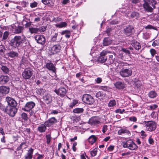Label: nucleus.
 <instances>
[{
    "label": "nucleus",
    "instance_id": "obj_60",
    "mask_svg": "<svg viewBox=\"0 0 159 159\" xmlns=\"http://www.w3.org/2000/svg\"><path fill=\"white\" fill-rule=\"evenodd\" d=\"M125 111V110L124 109H123L121 110L120 109H118L116 110L115 112L116 113H120V114L123 113Z\"/></svg>",
    "mask_w": 159,
    "mask_h": 159
},
{
    "label": "nucleus",
    "instance_id": "obj_47",
    "mask_svg": "<svg viewBox=\"0 0 159 159\" xmlns=\"http://www.w3.org/2000/svg\"><path fill=\"white\" fill-rule=\"evenodd\" d=\"M97 153V149L95 148L91 152L90 154L92 157H94L96 155Z\"/></svg>",
    "mask_w": 159,
    "mask_h": 159
},
{
    "label": "nucleus",
    "instance_id": "obj_11",
    "mask_svg": "<svg viewBox=\"0 0 159 159\" xmlns=\"http://www.w3.org/2000/svg\"><path fill=\"white\" fill-rule=\"evenodd\" d=\"M17 109L16 107H13L10 106L6 107V113L10 116L13 117L17 113Z\"/></svg>",
    "mask_w": 159,
    "mask_h": 159
},
{
    "label": "nucleus",
    "instance_id": "obj_7",
    "mask_svg": "<svg viewBox=\"0 0 159 159\" xmlns=\"http://www.w3.org/2000/svg\"><path fill=\"white\" fill-rule=\"evenodd\" d=\"M35 106V103L33 101H30L27 102L24 107L21 109L22 110L27 111H30Z\"/></svg>",
    "mask_w": 159,
    "mask_h": 159
},
{
    "label": "nucleus",
    "instance_id": "obj_1",
    "mask_svg": "<svg viewBox=\"0 0 159 159\" xmlns=\"http://www.w3.org/2000/svg\"><path fill=\"white\" fill-rule=\"evenodd\" d=\"M144 3L143 7L144 10L148 12H152L153 9L156 8L155 5L157 4L155 0H143Z\"/></svg>",
    "mask_w": 159,
    "mask_h": 159
},
{
    "label": "nucleus",
    "instance_id": "obj_44",
    "mask_svg": "<svg viewBox=\"0 0 159 159\" xmlns=\"http://www.w3.org/2000/svg\"><path fill=\"white\" fill-rule=\"evenodd\" d=\"M21 117L25 121H27L28 119L27 114L25 112H23L21 114Z\"/></svg>",
    "mask_w": 159,
    "mask_h": 159
},
{
    "label": "nucleus",
    "instance_id": "obj_39",
    "mask_svg": "<svg viewBox=\"0 0 159 159\" xmlns=\"http://www.w3.org/2000/svg\"><path fill=\"white\" fill-rule=\"evenodd\" d=\"M29 31L31 34H36L38 33V28H30Z\"/></svg>",
    "mask_w": 159,
    "mask_h": 159
},
{
    "label": "nucleus",
    "instance_id": "obj_63",
    "mask_svg": "<svg viewBox=\"0 0 159 159\" xmlns=\"http://www.w3.org/2000/svg\"><path fill=\"white\" fill-rule=\"evenodd\" d=\"M100 89L105 91H107L108 90V87L107 86H101L100 87Z\"/></svg>",
    "mask_w": 159,
    "mask_h": 159
},
{
    "label": "nucleus",
    "instance_id": "obj_32",
    "mask_svg": "<svg viewBox=\"0 0 159 159\" xmlns=\"http://www.w3.org/2000/svg\"><path fill=\"white\" fill-rule=\"evenodd\" d=\"M116 53L113 52L112 54L110 55L109 56L108 60L109 61L110 64H112L114 62L115 58Z\"/></svg>",
    "mask_w": 159,
    "mask_h": 159
},
{
    "label": "nucleus",
    "instance_id": "obj_30",
    "mask_svg": "<svg viewBox=\"0 0 159 159\" xmlns=\"http://www.w3.org/2000/svg\"><path fill=\"white\" fill-rule=\"evenodd\" d=\"M97 138L94 135H91L88 139L89 142L91 144H93L97 140Z\"/></svg>",
    "mask_w": 159,
    "mask_h": 159
},
{
    "label": "nucleus",
    "instance_id": "obj_43",
    "mask_svg": "<svg viewBox=\"0 0 159 159\" xmlns=\"http://www.w3.org/2000/svg\"><path fill=\"white\" fill-rule=\"evenodd\" d=\"M46 143L48 144H49L51 141L52 138L51 137V134L50 133L49 134H47L46 135Z\"/></svg>",
    "mask_w": 159,
    "mask_h": 159
},
{
    "label": "nucleus",
    "instance_id": "obj_53",
    "mask_svg": "<svg viewBox=\"0 0 159 159\" xmlns=\"http://www.w3.org/2000/svg\"><path fill=\"white\" fill-rule=\"evenodd\" d=\"M9 35L8 32L7 31H5L3 33V35L2 37V39L6 40L7 39Z\"/></svg>",
    "mask_w": 159,
    "mask_h": 159
},
{
    "label": "nucleus",
    "instance_id": "obj_58",
    "mask_svg": "<svg viewBox=\"0 0 159 159\" xmlns=\"http://www.w3.org/2000/svg\"><path fill=\"white\" fill-rule=\"evenodd\" d=\"M70 1L69 0H62L61 2V3L62 5H65L68 3H69Z\"/></svg>",
    "mask_w": 159,
    "mask_h": 159
},
{
    "label": "nucleus",
    "instance_id": "obj_24",
    "mask_svg": "<svg viewBox=\"0 0 159 159\" xmlns=\"http://www.w3.org/2000/svg\"><path fill=\"white\" fill-rule=\"evenodd\" d=\"M131 45L134 48L137 50H139L141 48V46L140 43L135 40H133L131 43Z\"/></svg>",
    "mask_w": 159,
    "mask_h": 159
},
{
    "label": "nucleus",
    "instance_id": "obj_9",
    "mask_svg": "<svg viewBox=\"0 0 159 159\" xmlns=\"http://www.w3.org/2000/svg\"><path fill=\"white\" fill-rule=\"evenodd\" d=\"M110 53V52L108 51L103 50L100 53V56L98 57V61L101 63L105 62L107 59V57L106 56V55Z\"/></svg>",
    "mask_w": 159,
    "mask_h": 159
},
{
    "label": "nucleus",
    "instance_id": "obj_35",
    "mask_svg": "<svg viewBox=\"0 0 159 159\" xmlns=\"http://www.w3.org/2000/svg\"><path fill=\"white\" fill-rule=\"evenodd\" d=\"M1 69L2 72L5 74H8L10 71L9 68L6 66L2 65Z\"/></svg>",
    "mask_w": 159,
    "mask_h": 159
},
{
    "label": "nucleus",
    "instance_id": "obj_2",
    "mask_svg": "<svg viewBox=\"0 0 159 159\" xmlns=\"http://www.w3.org/2000/svg\"><path fill=\"white\" fill-rule=\"evenodd\" d=\"M123 147L131 150H136L138 148L137 145L131 139L128 140L123 143Z\"/></svg>",
    "mask_w": 159,
    "mask_h": 159
},
{
    "label": "nucleus",
    "instance_id": "obj_54",
    "mask_svg": "<svg viewBox=\"0 0 159 159\" xmlns=\"http://www.w3.org/2000/svg\"><path fill=\"white\" fill-rule=\"evenodd\" d=\"M129 120L130 121L136 122L137 120V118L135 116H132L129 117Z\"/></svg>",
    "mask_w": 159,
    "mask_h": 159
},
{
    "label": "nucleus",
    "instance_id": "obj_41",
    "mask_svg": "<svg viewBox=\"0 0 159 159\" xmlns=\"http://www.w3.org/2000/svg\"><path fill=\"white\" fill-rule=\"evenodd\" d=\"M5 50V46L2 44V43L0 42V54L4 53Z\"/></svg>",
    "mask_w": 159,
    "mask_h": 159
},
{
    "label": "nucleus",
    "instance_id": "obj_42",
    "mask_svg": "<svg viewBox=\"0 0 159 159\" xmlns=\"http://www.w3.org/2000/svg\"><path fill=\"white\" fill-rule=\"evenodd\" d=\"M62 20V19L60 17H54L52 18V22L57 23L61 21Z\"/></svg>",
    "mask_w": 159,
    "mask_h": 159
},
{
    "label": "nucleus",
    "instance_id": "obj_33",
    "mask_svg": "<svg viewBox=\"0 0 159 159\" xmlns=\"http://www.w3.org/2000/svg\"><path fill=\"white\" fill-rule=\"evenodd\" d=\"M8 56L9 57L11 58H14L18 56V53L13 51H11L8 53Z\"/></svg>",
    "mask_w": 159,
    "mask_h": 159
},
{
    "label": "nucleus",
    "instance_id": "obj_59",
    "mask_svg": "<svg viewBox=\"0 0 159 159\" xmlns=\"http://www.w3.org/2000/svg\"><path fill=\"white\" fill-rule=\"evenodd\" d=\"M149 143L151 145H153L154 143V140L152 138L151 136H150L148 139Z\"/></svg>",
    "mask_w": 159,
    "mask_h": 159
},
{
    "label": "nucleus",
    "instance_id": "obj_64",
    "mask_svg": "<svg viewBox=\"0 0 159 159\" xmlns=\"http://www.w3.org/2000/svg\"><path fill=\"white\" fill-rule=\"evenodd\" d=\"M107 129V125H104L102 128V131L104 133H105Z\"/></svg>",
    "mask_w": 159,
    "mask_h": 159
},
{
    "label": "nucleus",
    "instance_id": "obj_25",
    "mask_svg": "<svg viewBox=\"0 0 159 159\" xmlns=\"http://www.w3.org/2000/svg\"><path fill=\"white\" fill-rule=\"evenodd\" d=\"M34 152V149L30 148L28 151L27 155L25 156V159H32L33 157V154Z\"/></svg>",
    "mask_w": 159,
    "mask_h": 159
},
{
    "label": "nucleus",
    "instance_id": "obj_50",
    "mask_svg": "<svg viewBox=\"0 0 159 159\" xmlns=\"http://www.w3.org/2000/svg\"><path fill=\"white\" fill-rule=\"evenodd\" d=\"M27 59L26 57L23 56L22 57L21 60L20 62V64H24L25 63H26L27 61Z\"/></svg>",
    "mask_w": 159,
    "mask_h": 159
},
{
    "label": "nucleus",
    "instance_id": "obj_38",
    "mask_svg": "<svg viewBox=\"0 0 159 159\" xmlns=\"http://www.w3.org/2000/svg\"><path fill=\"white\" fill-rule=\"evenodd\" d=\"M78 103V101L77 100L74 99L73 100L72 102L70 103L69 105V107L72 108L75 107Z\"/></svg>",
    "mask_w": 159,
    "mask_h": 159
},
{
    "label": "nucleus",
    "instance_id": "obj_46",
    "mask_svg": "<svg viewBox=\"0 0 159 159\" xmlns=\"http://www.w3.org/2000/svg\"><path fill=\"white\" fill-rule=\"evenodd\" d=\"M116 104L115 100H113L109 101L108 103V107H111L115 106Z\"/></svg>",
    "mask_w": 159,
    "mask_h": 159
},
{
    "label": "nucleus",
    "instance_id": "obj_49",
    "mask_svg": "<svg viewBox=\"0 0 159 159\" xmlns=\"http://www.w3.org/2000/svg\"><path fill=\"white\" fill-rule=\"evenodd\" d=\"M145 28L146 29H152L156 30H157V29L156 27L150 25H148L146 26Z\"/></svg>",
    "mask_w": 159,
    "mask_h": 159
},
{
    "label": "nucleus",
    "instance_id": "obj_20",
    "mask_svg": "<svg viewBox=\"0 0 159 159\" xmlns=\"http://www.w3.org/2000/svg\"><path fill=\"white\" fill-rule=\"evenodd\" d=\"M10 44L14 48H16L19 47L15 36L10 41Z\"/></svg>",
    "mask_w": 159,
    "mask_h": 159
},
{
    "label": "nucleus",
    "instance_id": "obj_28",
    "mask_svg": "<svg viewBox=\"0 0 159 159\" xmlns=\"http://www.w3.org/2000/svg\"><path fill=\"white\" fill-rule=\"evenodd\" d=\"M112 43V40L109 38H105L104 39L103 44L104 46H107L110 45Z\"/></svg>",
    "mask_w": 159,
    "mask_h": 159
},
{
    "label": "nucleus",
    "instance_id": "obj_36",
    "mask_svg": "<svg viewBox=\"0 0 159 159\" xmlns=\"http://www.w3.org/2000/svg\"><path fill=\"white\" fill-rule=\"evenodd\" d=\"M67 25V24L66 22H61L59 24H56L55 25L57 27L62 28L66 27Z\"/></svg>",
    "mask_w": 159,
    "mask_h": 159
},
{
    "label": "nucleus",
    "instance_id": "obj_52",
    "mask_svg": "<svg viewBox=\"0 0 159 159\" xmlns=\"http://www.w3.org/2000/svg\"><path fill=\"white\" fill-rule=\"evenodd\" d=\"M121 50L125 53L126 55H129L130 54V51L127 49L122 48Z\"/></svg>",
    "mask_w": 159,
    "mask_h": 159
},
{
    "label": "nucleus",
    "instance_id": "obj_17",
    "mask_svg": "<svg viewBox=\"0 0 159 159\" xmlns=\"http://www.w3.org/2000/svg\"><path fill=\"white\" fill-rule=\"evenodd\" d=\"M44 102L47 105L50 104L52 101V97L49 94H45L43 97Z\"/></svg>",
    "mask_w": 159,
    "mask_h": 159
},
{
    "label": "nucleus",
    "instance_id": "obj_27",
    "mask_svg": "<svg viewBox=\"0 0 159 159\" xmlns=\"http://www.w3.org/2000/svg\"><path fill=\"white\" fill-rule=\"evenodd\" d=\"M9 88L6 86H1L0 87V93L2 94L8 93L9 91Z\"/></svg>",
    "mask_w": 159,
    "mask_h": 159
},
{
    "label": "nucleus",
    "instance_id": "obj_57",
    "mask_svg": "<svg viewBox=\"0 0 159 159\" xmlns=\"http://www.w3.org/2000/svg\"><path fill=\"white\" fill-rule=\"evenodd\" d=\"M58 34L57 33H55L54 35L52 36L51 38V40L52 41L55 42L56 41Z\"/></svg>",
    "mask_w": 159,
    "mask_h": 159
},
{
    "label": "nucleus",
    "instance_id": "obj_29",
    "mask_svg": "<svg viewBox=\"0 0 159 159\" xmlns=\"http://www.w3.org/2000/svg\"><path fill=\"white\" fill-rule=\"evenodd\" d=\"M118 134L119 135H122L123 134H125L128 135L131 134L130 132L128 130L125 129H120L118 132Z\"/></svg>",
    "mask_w": 159,
    "mask_h": 159
},
{
    "label": "nucleus",
    "instance_id": "obj_40",
    "mask_svg": "<svg viewBox=\"0 0 159 159\" xmlns=\"http://www.w3.org/2000/svg\"><path fill=\"white\" fill-rule=\"evenodd\" d=\"M149 97L151 98H153L156 97L157 93L155 91H151L148 94Z\"/></svg>",
    "mask_w": 159,
    "mask_h": 159
},
{
    "label": "nucleus",
    "instance_id": "obj_12",
    "mask_svg": "<svg viewBox=\"0 0 159 159\" xmlns=\"http://www.w3.org/2000/svg\"><path fill=\"white\" fill-rule=\"evenodd\" d=\"M132 74L131 70L129 69L123 68L120 72V75L123 77H129Z\"/></svg>",
    "mask_w": 159,
    "mask_h": 159
},
{
    "label": "nucleus",
    "instance_id": "obj_26",
    "mask_svg": "<svg viewBox=\"0 0 159 159\" xmlns=\"http://www.w3.org/2000/svg\"><path fill=\"white\" fill-rule=\"evenodd\" d=\"M9 80V78L7 76L2 75L0 77V82L3 84L7 83Z\"/></svg>",
    "mask_w": 159,
    "mask_h": 159
},
{
    "label": "nucleus",
    "instance_id": "obj_23",
    "mask_svg": "<svg viewBox=\"0 0 159 159\" xmlns=\"http://www.w3.org/2000/svg\"><path fill=\"white\" fill-rule=\"evenodd\" d=\"M106 93L102 91H98L96 94L95 96L100 100H103L105 97Z\"/></svg>",
    "mask_w": 159,
    "mask_h": 159
},
{
    "label": "nucleus",
    "instance_id": "obj_21",
    "mask_svg": "<svg viewBox=\"0 0 159 159\" xmlns=\"http://www.w3.org/2000/svg\"><path fill=\"white\" fill-rule=\"evenodd\" d=\"M116 88L120 89H123L125 87V84L124 82L120 81L116 82L114 84Z\"/></svg>",
    "mask_w": 159,
    "mask_h": 159
},
{
    "label": "nucleus",
    "instance_id": "obj_34",
    "mask_svg": "<svg viewBox=\"0 0 159 159\" xmlns=\"http://www.w3.org/2000/svg\"><path fill=\"white\" fill-rule=\"evenodd\" d=\"M84 109L82 108H76L74 109L73 110V112L74 113L80 114L83 112Z\"/></svg>",
    "mask_w": 159,
    "mask_h": 159
},
{
    "label": "nucleus",
    "instance_id": "obj_6",
    "mask_svg": "<svg viewBox=\"0 0 159 159\" xmlns=\"http://www.w3.org/2000/svg\"><path fill=\"white\" fill-rule=\"evenodd\" d=\"M61 46L59 44L53 45L49 49V53L50 55L57 54L60 52L61 49Z\"/></svg>",
    "mask_w": 159,
    "mask_h": 159
},
{
    "label": "nucleus",
    "instance_id": "obj_4",
    "mask_svg": "<svg viewBox=\"0 0 159 159\" xmlns=\"http://www.w3.org/2000/svg\"><path fill=\"white\" fill-rule=\"evenodd\" d=\"M33 74V70L30 68H25L22 73V76L23 78L25 80L29 79Z\"/></svg>",
    "mask_w": 159,
    "mask_h": 159
},
{
    "label": "nucleus",
    "instance_id": "obj_61",
    "mask_svg": "<svg viewBox=\"0 0 159 159\" xmlns=\"http://www.w3.org/2000/svg\"><path fill=\"white\" fill-rule=\"evenodd\" d=\"M0 109L3 111L4 112H6V107H5L1 103H0Z\"/></svg>",
    "mask_w": 159,
    "mask_h": 159
},
{
    "label": "nucleus",
    "instance_id": "obj_13",
    "mask_svg": "<svg viewBox=\"0 0 159 159\" xmlns=\"http://www.w3.org/2000/svg\"><path fill=\"white\" fill-rule=\"evenodd\" d=\"M34 39L39 44L42 45L45 44L46 42V39L43 35H36L34 36Z\"/></svg>",
    "mask_w": 159,
    "mask_h": 159
},
{
    "label": "nucleus",
    "instance_id": "obj_10",
    "mask_svg": "<svg viewBox=\"0 0 159 159\" xmlns=\"http://www.w3.org/2000/svg\"><path fill=\"white\" fill-rule=\"evenodd\" d=\"M67 90L64 87H61L58 89H55L54 91L58 96L61 98L65 96Z\"/></svg>",
    "mask_w": 159,
    "mask_h": 159
},
{
    "label": "nucleus",
    "instance_id": "obj_22",
    "mask_svg": "<svg viewBox=\"0 0 159 159\" xmlns=\"http://www.w3.org/2000/svg\"><path fill=\"white\" fill-rule=\"evenodd\" d=\"M47 127V126L45 124L44 122V124H41L38 126L37 130L40 133H43L46 131Z\"/></svg>",
    "mask_w": 159,
    "mask_h": 159
},
{
    "label": "nucleus",
    "instance_id": "obj_3",
    "mask_svg": "<svg viewBox=\"0 0 159 159\" xmlns=\"http://www.w3.org/2000/svg\"><path fill=\"white\" fill-rule=\"evenodd\" d=\"M134 27L131 25H128L124 27L123 29V32L126 36H130L133 35Z\"/></svg>",
    "mask_w": 159,
    "mask_h": 159
},
{
    "label": "nucleus",
    "instance_id": "obj_16",
    "mask_svg": "<svg viewBox=\"0 0 159 159\" xmlns=\"http://www.w3.org/2000/svg\"><path fill=\"white\" fill-rule=\"evenodd\" d=\"M16 39L18 43L19 47L21 46L23 43L26 41V38L24 35H16L15 36Z\"/></svg>",
    "mask_w": 159,
    "mask_h": 159
},
{
    "label": "nucleus",
    "instance_id": "obj_8",
    "mask_svg": "<svg viewBox=\"0 0 159 159\" xmlns=\"http://www.w3.org/2000/svg\"><path fill=\"white\" fill-rule=\"evenodd\" d=\"M146 126L147 130L150 132H152L156 129L157 127V124L153 121H148L146 124Z\"/></svg>",
    "mask_w": 159,
    "mask_h": 159
},
{
    "label": "nucleus",
    "instance_id": "obj_19",
    "mask_svg": "<svg viewBox=\"0 0 159 159\" xmlns=\"http://www.w3.org/2000/svg\"><path fill=\"white\" fill-rule=\"evenodd\" d=\"M100 123L99 118L97 116H94L90 118L89 123L92 125H95Z\"/></svg>",
    "mask_w": 159,
    "mask_h": 159
},
{
    "label": "nucleus",
    "instance_id": "obj_18",
    "mask_svg": "<svg viewBox=\"0 0 159 159\" xmlns=\"http://www.w3.org/2000/svg\"><path fill=\"white\" fill-rule=\"evenodd\" d=\"M45 67L47 69L55 73L56 71V67L52 62H49L46 63Z\"/></svg>",
    "mask_w": 159,
    "mask_h": 159
},
{
    "label": "nucleus",
    "instance_id": "obj_45",
    "mask_svg": "<svg viewBox=\"0 0 159 159\" xmlns=\"http://www.w3.org/2000/svg\"><path fill=\"white\" fill-rule=\"evenodd\" d=\"M149 52L152 57H154L156 54H157V51L154 48H151L150 49Z\"/></svg>",
    "mask_w": 159,
    "mask_h": 159
},
{
    "label": "nucleus",
    "instance_id": "obj_62",
    "mask_svg": "<svg viewBox=\"0 0 159 159\" xmlns=\"http://www.w3.org/2000/svg\"><path fill=\"white\" fill-rule=\"evenodd\" d=\"M71 33V32L69 30H63L61 32V34L62 35H63L64 34H67V33Z\"/></svg>",
    "mask_w": 159,
    "mask_h": 159
},
{
    "label": "nucleus",
    "instance_id": "obj_15",
    "mask_svg": "<svg viewBox=\"0 0 159 159\" xmlns=\"http://www.w3.org/2000/svg\"><path fill=\"white\" fill-rule=\"evenodd\" d=\"M6 100L8 104V105L7 106H10L13 107H16L17 104L16 101L13 99L8 97H6Z\"/></svg>",
    "mask_w": 159,
    "mask_h": 159
},
{
    "label": "nucleus",
    "instance_id": "obj_37",
    "mask_svg": "<svg viewBox=\"0 0 159 159\" xmlns=\"http://www.w3.org/2000/svg\"><path fill=\"white\" fill-rule=\"evenodd\" d=\"M130 17L132 18H135L138 19L139 17V13L133 12L130 15Z\"/></svg>",
    "mask_w": 159,
    "mask_h": 159
},
{
    "label": "nucleus",
    "instance_id": "obj_31",
    "mask_svg": "<svg viewBox=\"0 0 159 159\" xmlns=\"http://www.w3.org/2000/svg\"><path fill=\"white\" fill-rule=\"evenodd\" d=\"M14 29L15 33L18 34L21 33L24 29V27L22 26H18L16 27L15 26V28Z\"/></svg>",
    "mask_w": 159,
    "mask_h": 159
},
{
    "label": "nucleus",
    "instance_id": "obj_14",
    "mask_svg": "<svg viewBox=\"0 0 159 159\" xmlns=\"http://www.w3.org/2000/svg\"><path fill=\"white\" fill-rule=\"evenodd\" d=\"M57 122V120L55 117H52L45 121V124L48 127H49L53 126Z\"/></svg>",
    "mask_w": 159,
    "mask_h": 159
},
{
    "label": "nucleus",
    "instance_id": "obj_5",
    "mask_svg": "<svg viewBox=\"0 0 159 159\" xmlns=\"http://www.w3.org/2000/svg\"><path fill=\"white\" fill-rule=\"evenodd\" d=\"M83 102L88 105H92L94 102L93 98L90 95L85 94L82 98Z\"/></svg>",
    "mask_w": 159,
    "mask_h": 159
},
{
    "label": "nucleus",
    "instance_id": "obj_51",
    "mask_svg": "<svg viewBox=\"0 0 159 159\" xmlns=\"http://www.w3.org/2000/svg\"><path fill=\"white\" fill-rule=\"evenodd\" d=\"M38 33H42L44 32L46 30V27L44 26H42L38 28Z\"/></svg>",
    "mask_w": 159,
    "mask_h": 159
},
{
    "label": "nucleus",
    "instance_id": "obj_48",
    "mask_svg": "<svg viewBox=\"0 0 159 159\" xmlns=\"http://www.w3.org/2000/svg\"><path fill=\"white\" fill-rule=\"evenodd\" d=\"M159 45V39L155 40L152 43V46L153 47H155Z\"/></svg>",
    "mask_w": 159,
    "mask_h": 159
},
{
    "label": "nucleus",
    "instance_id": "obj_55",
    "mask_svg": "<svg viewBox=\"0 0 159 159\" xmlns=\"http://www.w3.org/2000/svg\"><path fill=\"white\" fill-rule=\"evenodd\" d=\"M38 3L36 2H34L33 3H31L30 4V7L32 8H33L36 7L37 6Z\"/></svg>",
    "mask_w": 159,
    "mask_h": 159
},
{
    "label": "nucleus",
    "instance_id": "obj_56",
    "mask_svg": "<svg viewBox=\"0 0 159 159\" xmlns=\"http://www.w3.org/2000/svg\"><path fill=\"white\" fill-rule=\"evenodd\" d=\"M26 142H22L20 145V146L18 147L16 149V151H18L20 150L22 148V146L24 145H26Z\"/></svg>",
    "mask_w": 159,
    "mask_h": 159
}]
</instances>
